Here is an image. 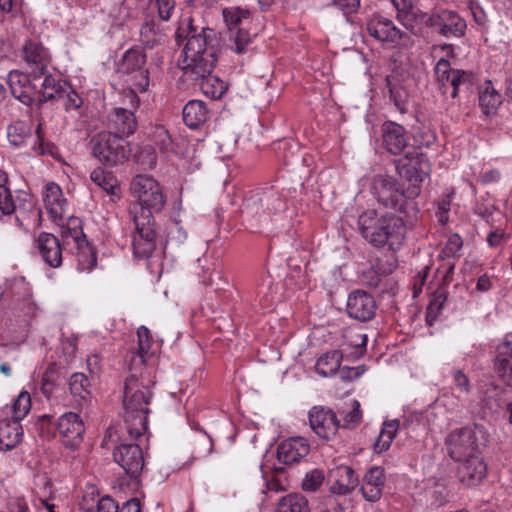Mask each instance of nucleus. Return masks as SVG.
<instances>
[{
    "label": "nucleus",
    "instance_id": "f257e3e1",
    "mask_svg": "<svg viewBox=\"0 0 512 512\" xmlns=\"http://www.w3.org/2000/svg\"><path fill=\"white\" fill-rule=\"evenodd\" d=\"M186 38L182 60L184 76L187 80L197 83L206 96L220 99L228 86L217 76L211 75L217 61L214 31L203 28L201 33H189Z\"/></svg>",
    "mask_w": 512,
    "mask_h": 512
},
{
    "label": "nucleus",
    "instance_id": "f03ea898",
    "mask_svg": "<svg viewBox=\"0 0 512 512\" xmlns=\"http://www.w3.org/2000/svg\"><path fill=\"white\" fill-rule=\"evenodd\" d=\"M154 384L153 369L143 367L141 356H135L129 364V375L123 389L124 422L132 439H138L147 432Z\"/></svg>",
    "mask_w": 512,
    "mask_h": 512
},
{
    "label": "nucleus",
    "instance_id": "7ed1b4c3",
    "mask_svg": "<svg viewBox=\"0 0 512 512\" xmlns=\"http://www.w3.org/2000/svg\"><path fill=\"white\" fill-rule=\"evenodd\" d=\"M358 226L362 237L374 247L388 246L395 251L405 240V222L392 213L378 216L375 210H368L359 216Z\"/></svg>",
    "mask_w": 512,
    "mask_h": 512
},
{
    "label": "nucleus",
    "instance_id": "20e7f679",
    "mask_svg": "<svg viewBox=\"0 0 512 512\" xmlns=\"http://www.w3.org/2000/svg\"><path fill=\"white\" fill-rule=\"evenodd\" d=\"M130 190L137 200L130 208L133 217L144 216L145 212L153 215V212L161 211L166 203L162 186L152 176L137 175L131 182Z\"/></svg>",
    "mask_w": 512,
    "mask_h": 512
},
{
    "label": "nucleus",
    "instance_id": "39448f33",
    "mask_svg": "<svg viewBox=\"0 0 512 512\" xmlns=\"http://www.w3.org/2000/svg\"><path fill=\"white\" fill-rule=\"evenodd\" d=\"M133 130H123L122 134L102 130L93 140V155L106 166H115L128 159L131 148L127 138Z\"/></svg>",
    "mask_w": 512,
    "mask_h": 512
},
{
    "label": "nucleus",
    "instance_id": "423d86ee",
    "mask_svg": "<svg viewBox=\"0 0 512 512\" xmlns=\"http://www.w3.org/2000/svg\"><path fill=\"white\" fill-rule=\"evenodd\" d=\"M147 55L140 46L128 49L119 66L124 81L135 90L144 92L149 86V70L146 66Z\"/></svg>",
    "mask_w": 512,
    "mask_h": 512
},
{
    "label": "nucleus",
    "instance_id": "0eeeda50",
    "mask_svg": "<svg viewBox=\"0 0 512 512\" xmlns=\"http://www.w3.org/2000/svg\"><path fill=\"white\" fill-rule=\"evenodd\" d=\"M480 436L483 431L477 426L453 430L445 441L449 456L460 462L479 453Z\"/></svg>",
    "mask_w": 512,
    "mask_h": 512
},
{
    "label": "nucleus",
    "instance_id": "6e6552de",
    "mask_svg": "<svg viewBox=\"0 0 512 512\" xmlns=\"http://www.w3.org/2000/svg\"><path fill=\"white\" fill-rule=\"evenodd\" d=\"M371 189L381 205L406 213L408 202L405 193L394 178L378 175L374 177Z\"/></svg>",
    "mask_w": 512,
    "mask_h": 512
},
{
    "label": "nucleus",
    "instance_id": "1a4fd4ad",
    "mask_svg": "<svg viewBox=\"0 0 512 512\" xmlns=\"http://www.w3.org/2000/svg\"><path fill=\"white\" fill-rule=\"evenodd\" d=\"M136 233L133 237V253L137 258H148L156 247L154 217L149 212L144 216H134Z\"/></svg>",
    "mask_w": 512,
    "mask_h": 512
},
{
    "label": "nucleus",
    "instance_id": "9d476101",
    "mask_svg": "<svg viewBox=\"0 0 512 512\" xmlns=\"http://www.w3.org/2000/svg\"><path fill=\"white\" fill-rule=\"evenodd\" d=\"M308 419L313 432L325 440L332 439L341 426L335 412L323 406L312 407Z\"/></svg>",
    "mask_w": 512,
    "mask_h": 512
},
{
    "label": "nucleus",
    "instance_id": "9b49d317",
    "mask_svg": "<svg viewBox=\"0 0 512 512\" xmlns=\"http://www.w3.org/2000/svg\"><path fill=\"white\" fill-rule=\"evenodd\" d=\"M399 175L410 182H422L430 172V166L422 154L417 151H408L406 155L399 159L396 165Z\"/></svg>",
    "mask_w": 512,
    "mask_h": 512
},
{
    "label": "nucleus",
    "instance_id": "f8f14e48",
    "mask_svg": "<svg viewBox=\"0 0 512 512\" xmlns=\"http://www.w3.org/2000/svg\"><path fill=\"white\" fill-rule=\"evenodd\" d=\"M113 458L131 478H136L143 470L144 457L138 444H120L114 449Z\"/></svg>",
    "mask_w": 512,
    "mask_h": 512
},
{
    "label": "nucleus",
    "instance_id": "ddd939ff",
    "mask_svg": "<svg viewBox=\"0 0 512 512\" xmlns=\"http://www.w3.org/2000/svg\"><path fill=\"white\" fill-rule=\"evenodd\" d=\"M370 36L380 42L397 46L405 35L394 22L381 15H373L366 25Z\"/></svg>",
    "mask_w": 512,
    "mask_h": 512
},
{
    "label": "nucleus",
    "instance_id": "4468645a",
    "mask_svg": "<svg viewBox=\"0 0 512 512\" xmlns=\"http://www.w3.org/2000/svg\"><path fill=\"white\" fill-rule=\"evenodd\" d=\"M23 56L31 69L34 80H38L47 72L51 56L47 48L36 40H28L23 47Z\"/></svg>",
    "mask_w": 512,
    "mask_h": 512
},
{
    "label": "nucleus",
    "instance_id": "2eb2a0df",
    "mask_svg": "<svg viewBox=\"0 0 512 512\" xmlns=\"http://www.w3.org/2000/svg\"><path fill=\"white\" fill-rule=\"evenodd\" d=\"M23 72L14 70L7 76L11 94L25 105L34 103L38 96L37 84Z\"/></svg>",
    "mask_w": 512,
    "mask_h": 512
},
{
    "label": "nucleus",
    "instance_id": "dca6fc26",
    "mask_svg": "<svg viewBox=\"0 0 512 512\" xmlns=\"http://www.w3.org/2000/svg\"><path fill=\"white\" fill-rule=\"evenodd\" d=\"M57 430L63 444L74 448L82 441L85 427L82 419L76 413L67 412L58 419Z\"/></svg>",
    "mask_w": 512,
    "mask_h": 512
},
{
    "label": "nucleus",
    "instance_id": "f3484780",
    "mask_svg": "<svg viewBox=\"0 0 512 512\" xmlns=\"http://www.w3.org/2000/svg\"><path fill=\"white\" fill-rule=\"evenodd\" d=\"M376 302L367 292L356 290L352 292L347 300V313L351 318L361 322L371 320L376 312Z\"/></svg>",
    "mask_w": 512,
    "mask_h": 512
},
{
    "label": "nucleus",
    "instance_id": "a211bd4d",
    "mask_svg": "<svg viewBox=\"0 0 512 512\" xmlns=\"http://www.w3.org/2000/svg\"><path fill=\"white\" fill-rule=\"evenodd\" d=\"M458 478L467 486H476L482 482L487 473V466L479 453L465 459L458 466Z\"/></svg>",
    "mask_w": 512,
    "mask_h": 512
},
{
    "label": "nucleus",
    "instance_id": "6ab92c4d",
    "mask_svg": "<svg viewBox=\"0 0 512 512\" xmlns=\"http://www.w3.org/2000/svg\"><path fill=\"white\" fill-rule=\"evenodd\" d=\"M43 201L54 222L64 221L68 205L58 184L50 182L45 186Z\"/></svg>",
    "mask_w": 512,
    "mask_h": 512
},
{
    "label": "nucleus",
    "instance_id": "aec40b11",
    "mask_svg": "<svg viewBox=\"0 0 512 512\" xmlns=\"http://www.w3.org/2000/svg\"><path fill=\"white\" fill-rule=\"evenodd\" d=\"M36 247L43 261L52 268L62 264V248L59 239L51 233L42 232L36 240Z\"/></svg>",
    "mask_w": 512,
    "mask_h": 512
},
{
    "label": "nucleus",
    "instance_id": "412c9836",
    "mask_svg": "<svg viewBox=\"0 0 512 512\" xmlns=\"http://www.w3.org/2000/svg\"><path fill=\"white\" fill-rule=\"evenodd\" d=\"M330 492L338 495L350 493L358 485V477L349 466H338L328 475Z\"/></svg>",
    "mask_w": 512,
    "mask_h": 512
},
{
    "label": "nucleus",
    "instance_id": "4be33fe9",
    "mask_svg": "<svg viewBox=\"0 0 512 512\" xmlns=\"http://www.w3.org/2000/svg\"><path fill=\"white\" fill-rule=\"evenodd\" d=\"M310 447L306 439L294 437L283 441L277 449L279 461L293 464L300 461L309 453Z\"/></svg>",
    "mask_w": 512,
    "mask_h": 512
},
{
    "label": "nucleus",
    "instance_id": "5701e85b",
    "mask_svg": "<svg viewBox=\"0 0 512 512\" xmlns=\"http://www.w3.org/2000/svg\"><path fill=\"white\" fill-rule=\"evenodd\" d=\"M435 25L445 37H462L467 27L466 21L452 10H442L436 16Z\"/></svg>",
    "mask_w": 512,
    "mask_h": 512
},
{
    "label": "nucleus",
    "instance_id": "b1692460",
    "mask_svg": "<svg viewBox=\"0 0 512 512\" xmlns=\"http://www.w3.org/2000/svg\"><path fill=\"white\" fill-rule=\"evenodd\" d=\"M384 485V471L380 467L371 468L363 477L361 491L367 501L380 499Z\"/></svg>",
    "mask_w": 512,
    "mask_h": 512
},
{
    "label": "nucleus",
    "instance_id": "393cba45",
    "mask_svg": "<svg viewBox=\"0 0 512 512\" xmlns=\"http://www.w3.org/2000/svg\"><path fill=\"white\" fill-rule=\"evenodd\" d=\"M23 428L14 419L0 420V450L8 451L15 448L22 440Z\"/></svg>",
    "mask_w": 512,
    "mask_h": 512
},
{
    "label": "nucleus",
    "instance_id": "a878e982",
    "mask_svg": "<svg viewBox=\"0 0 512 512\" xmlns=\"http://www.w3.org/2000/svg\"><path fill=\"white\" fill-rule=\"evenodd\" d=\"M476 84V77L471 72L455 70L453 79L447 87V93L454 99L461 95L468 96Z\"/></svg>",
    "mask_w": 512,
    "mask_h": 512
},
{
    "label": "nucleus",
    "instance_id": "bb28decb",
    "mask_svg": "<svg viewBox=\"0 0 512 512\" xmlns=\"http://www.w3.org/2000/svg\"><path fill=\"white\" fill-rule=\"evenodd\" d=\"M56 224L61 226V236L64 243H69L72 240L76 247H83L87 240L82 229V222L78 217L69 216L67 222L57 221Z\"/></svg>",
    "mask_w": 512,
    "mask_h": 512
},
{
    "label": "nucleus",
    "instance_id": "cd10ccee",
    "mask_svg": "<svg viewBox=\"0 0 512 512\" xmlns=\"http://www.w3.org/2000/svg\"><path fill=\"white\" fill-rule=\"evenodd\" d=\"M207 118L208 111L202 101L191 100L183 108V120L188 128H199Z\"/></svg>",
    "mask_w": 512,
    "mask_h": 512
},
{
    "label": "nucleus",
    "instance_id": "c85d7f7f",
    "mask_svg": "<svg viewBox=\"0 0 512 512\" xmlns=\"http://www.w3.org/2000/svg\"><path fill=\"white\" fill-rule=\"evenodd\" d=\"M69 390L79 405L87 403L91 397L89 378L81 372L73 373L69 379Z\"/></svg>",
    "mask_w": 512,
    "mask_h": 512
},
{
    "label": "nucleus",
    "instance_id": "c756f323",
    "mask_svg": "<svg viewBox=\"0 0 512 512\" xmlns=\"http://www.w3.org/2000/svg\"><path fill=\"white\" fill-rule=\"evenodd\" d=\"M91 181L105 191L112 201H116L120 198V188L117 179L110 172L98 168L91 172Z\"/></svg>",
    "mask_w": 512,
    "mask_h": 512
},
{
    "label": "nucleus",
    "instance_id": "7c9ffc66",
    "mask_svg": "<svg viewBox=\"0 0 512 512\" xmlns=\"http://www.w3.org/2000/svg\"><path fill=\"white\" fill-rule=\"evenodd\" d=\"M275 512H310V505L302 494L290 493L278 500Z\"/></svg>",
    "mask_w": 512,
    "mask_h": 512
},
{
    "label": "nucleus",
    "instance_id": "2f4dec72",
    "mask_svg": "<svg viewBox=\"0 0 512 512\" xmlns=\"http://www.w3.org/2000/svg\"><path fill=\"white\" fill-rule=\"evenodd\" d=\"M382 138L386 149L394 155H398L405 148L411 147L405 130H385Z\"/></svg>",
    "mask_w": 512,
    "mask_h": 512
},
{
    "label": "nucleus",
    "instance_id": "473e14b6",
    "mask_svg": "<svg viewBox=\"0 0 512 512\" xmlns=\"http://www.w3.org/2000/svg\"><path fill=\"white\" fill-rule=\"evenodd\" d=\"M342 353L338 350L328 351L316 362V371L323 377L334 375L340 368Z\"/></svg>",
    "mask_w": 512,
    "mask_h": 512
},
{
    "label": "nucleus",
    "instance_id": "72a5a7b5",
    "mask_svg": "<svg viewBox=\"0 0 512 512\" xmlns=\"http://www.w3.org/2000/svg\"><path fill=\"white\" fill-rule=\"evenodd\" d=\"M502 102L501 95L493 88L491 82H486L479 92V104L488 116L494 114Z\"/></svg>",
    "mask_w": 512,
    "mask_h": 512
},
{
    "label": "nucleus",
    "instance_id": "f704fd0d",
    "mask_svg": "<svg viewBox=\"0 0 512 512\" xmlns=\"http://www.w3.org/2000/svg\"><path fill=\"white\" fill-rule=\"evenodd\" d=\"M387 86L390 93V98L393 100L395 106L400 112H405L406 103L409 97L408 90L395 76H388L386 78Z\"/></svg>",
    "mask_w": 512,
    "mask_h": 512
},
{
    "label": "nucleus",
    "instance_id": "c9c22d12",
    "mask_svg": "<svg viewBox=\"0 0 512 512\" xmlns=\"http://www.w3.org/2000/svg\"><path fill=\"white\" fill-rule=\"evenodd\" d=\"M58 372L55 364H49L42 374L39 391L48 400H50L58 386Z\"/></svg>",
    "mask_w": 512,
    "mask_h": 512
},
{
    "label": "nucleus",
    "instance_id": "e433bc0d",
    "mask_svg": "<svg viewBox=\"0 0 512 512\" xmlns=\"http://www.w3.org/2000/svg\"><path fill=\"white\" fill-rule=\"evenodd\" d=\"M397 430V421L394 420L384 423L383 428L374 443V450L377 453L386 451L390 447L393 439L395 438Z\"/></svg>",
    "mask_w": 512,
    "mask_h": 512
},
{
    "label": "nucleus",
    "instance_id": "4c0bfd02",
    "mask_svg": "<svg viewBox=\"0 0 512 512\" xmlns=\"http://www.w3.org/2000/svg\"><path fill=\"white\" fill-rule=\"evenodd\" d=\"M162 31L153 23L146 22L140 29V41L148 48L160 44L164 39Z\"/></svg>",
    "mask_w": 512,
    "mask_h": 512
},
{
    "label": "nucleus",
    "instance_id": "58836bf2",
    "mask_svg": "<svg viewBox=\"0 0 512 512\" xmlns=\"http://www.w3.org/2000/svg\"><path fill=\"white\" fill-rule=\"evenodd\" d=\"M447 300V292L444 289H438L432 296L426 312V323L431 326L437 319L444 303Z\"/></svg>",
    "mask_w": 512,
    "mask_h": 512
},
{
    "label": "nucleus",
    "instance_id": "ea45409f",
    "mask_svg": "<svg viewBox=\"0 0 512 512\" xmlns=\"http://www.w3.org/2000/svg\"><path fill=\"white\" fill-rule=\"evenodd\" d=\"M454 71L451 69L450 62L444 58H441L435 66V76L443 94H447V87L453 79Z\"/></svg>",
    "mask_w": 512,
    "mask_h": 512
},
{
    "label": "nucleus",
    "instance_id": "a19ab883",
    "mask_svg": "<svg viewBox=\"0 0 512 512\" xmlns=\"http://www.w3.org/2000/svg\"><path fill=\"white\" fill-rule=\"evenodd\" d=\"M138 337V351L131 354L129 364L135 356H141L143 360V367H149L147 365V355L150 349V331L145 326H140L137 330Z\"/></svg>",
    "mask_w": 512,
    "mask_h": 512
},
{
    "label": "nucleus",
    "instance_id": "79ce46f5",
    "mask_svg": "<svg viewBox=\"0 0 512 512\" xmlns=\"http://www.w3.org/2000/svg\"><path fill=\"white\" fill-rule=\"evenodd\" d=\"M41 90H38L36 101L45 102L55 97L62 90V85L51 75H46L41 83Z\"/></svg>",
    "mask_w": 512,
    "mask_h": 512
},
{
    "label": "nucleus",
    "instance_id": "37998d69",
    "mask_svg": "<svg viewBox=\"0 0 512 512\" xmlns=\"http://www.w3.org/2000/svg\"><path fill=\"white\" fill-rule=\"evenodd\" d=\"M23 202H26L28 195H23ZM20 197H17V199H14L12 196V193L10 189H1L0 191V211L4 215H11L16 211L17 208L21 207L20 204Z\"/></svg>",
    "mask_w": 512,
    "mask_h": 512
},
{
    "label": "nucleus",
    "instance_id": "c03bdc74",
    "mask_svg": "<svg viewBox=\"0 0 512 512\" xmlns=\"http://www.w3.org/2000/svg\"><path fill=\"white\" fill-rule=\"evenodd\" d=\"M77 249L78 270L87 272L92 271L96 266L97 259L93 250L88 246V242H86L83 247H77Z\"/></svg>",
    "mask_w": 512,
    "mask_h": 512
},
{
    "label": "nucleus",
    "instance_id": "a18cd8bd",
    "mask_svg": "<svg viewBox=\"0 0 512 512\" xmlns=\"http://www.w3.org/2000/svg\"><path fill=\"white\" fill-rule=\"evenodd\" d=\"M30 408H31L30 394L27 391L20 392L12 404V412H13L12 419L20 422L30 411Z\"/></svg>",
    "mask_w": 512,
    "mask_h": 512
},
{
    "label": "nucleus",
    "instance_id": "49530a36",
    "mask_svg": "<svg viewBox=\"0 0 512 512\" xmlns=\"http://www.w3.org/2000/svg\"><path fill=\"white\" fill-rule=\"evenodd\" d=\"M223 18L230 30L236 28L243 20L248 19L249 11L240 7H228L223 9Z\"/></svg>",
    "mask_w": 512,
    "mask_h": 512
},
{
    "label": "nucleus",
    "instance_id": "de8ad7c7",
    "mask_svg": "<svg viewBox=\"0 0 512 512\" xmlns=\"http://www.w3.org/2000/svg\"><path fill=\"white\" fill-rule=\"evenodd\" d=\"M135 159L143 170H151L156 166L157 154L154 147L146 145L135 154Z\"/></svg>",
    "mask_w": 512,
    "mask_h": 512
},
{
    "label": "nucleus",
    "instance_id": "09e8293b",
    "mask_svg": "<svg viewBox=\"0 0 512 512\" xmlns=\"http://www.w3.org/2000/svg\"><path fill=\"white\" fill-rule=\"evenodd\" d=\"M325 479L324 472L320 469H314L305 474L301 488L305 492H316Z\"/></svg>",
    "mask_w": 512,
    "mask_h": 512
},
{
    "label": "nucleus",
    "instance_id": "8fccbe9b",
    "mask_svg": "<svg viewBox=\"0 0 512 512\" xmlns=\"http://www.w3.org/2000/svg\"><path fill=\"white\" fill-rule=\"evenodd\" d=\"M495 368L504 384L512 389V358L497 356Z\"/></svg>",
    "mask_w": 512,
    "mask_h": 512
},
{
    "label": "nucleus",
    "instance_id": "3c124183",
    "mask_svg": "<svg viewBox=\"0 0 512 512\" xmlns=\"http://www.w3.org/2000/svg\"><path fill=\"white\" fill-rule=\"evenodd\" d=\"M231 40L233 42L231 49L237 54H242L247 52V47L251 43V36L246 30L239 29L231 36Z\"/></svg>",
    "mask_w": 512,
    "mask_h": 512
},
{
    "label": "nucleus",
    "instance_id": "603ef678",
    "mask_svg": "<svg viewBox=\"0 0 512 512\" xmlns=\"http://www.w3.org/2000/svg\"><path fill=\"white\" fill-rule=\"evenodd\" d=\"M35 136L36 140L35 145L33 146V150L35 152H37L40 155L47 154L53 157H55L58 154L57 147L52 142L46 141L44 139L42 130H36Z\"/></svg>",
    "mask_w": 512,
    "mask_h": 512
},
{
    "label": "nucleus",
    "instance_id": "864d4df0",
    "mask_svg": "<svg viewBox=\"0 0 512 512\" xmlns=\"http://www.w3.org/2000/svg\"><path fill=\"white\" fill-rule=\"evenodd\" d=\"M361 420L362 411L360 410V403L357 400H353L351 410L345 413L342 427L355 428Z\"/></svg>",
    "mask_w": 512,
    "mask_h": 512
},
{
    "label": "nucleus",
    "instance_id": "5fc2aeb1",
    "mask_svg": "<svg viewBox=\"0 0 512 512\" xmlns=\"http://www.w3.org/2000/svg\"><path fill=\"white\" fill-rule=\"evenodd\" d=\"M115 123L126 128H134L137 125L134 113L125 108H115Z\"/></svg>",
    "mask_w": 512,
    "mask_h": 512
},
{
    "label": "nucleus",
    "instance_id": "6e6d98bb",
    "mask_svg": "<svg viewBox=\"0 0 512 512\" xmlns=\"http://www.w3.org/2000/svg\"><path fill=\"white\" fill-rule=\"evenodd\" d=\"M435 138L433 130H416V133L413 135V143H411V147L413 149L423 146L428 147L433 144Z\"/></svg>",
    "mask_w": 512,
    "mask_h": 512
},
{
    "label": "nucleus",
    "instance_id": "4d7b16f0",
    "mask_svg": "<svg viewBox=\"0 0 512 512\" xmlns=\"http://www.w3.org/2000/svg\"><path fill=\"white\" fill-rule=\"evenodd\" d=\"M30 130H6V138L14 147H21L31 137Z\"/></svg>",
    "mask_w": 512,
    "mask_h": 512
},
{
    "label": "nucleus",
    "instance_id": "13d9d810",
    "mask_svg": "<svg viewBox=\"0 0 512 512\" xmlns=\"http://www.w3.org/2000/svg\"><path fill=\"white\" fill-rule=\"evenodd\" d=\"M452 196L453 193H448L437 202L438 211L436 212V216L441 224H445L448 221V212L450 211Z\"/></svg>",
    "mask_w": 512,
    "mask_h": 512
},
{
    "label": "nucleus",
    "instance_id": "bf43d9fd",
    "mask_svg": "<svg viewBox=\"0 0 512 512\" xmlns=\"http://www.w3.org/2000/svg\"><path fill=\"white\" fill-rule=\"evenodd\" d=\"M331 3L345 15L356 13L360 7V0H331Z\"/></svg>",
    "mask_w": 512,
    "mask_h": 512
},
{
    "label": "nucleus",
    "instance_id": "052dcab7",
    "mask_svg": "<svg viewBox=\"0 0 512 512\" xmlns=\"http://www.w3.org/2000/svg\"><path fill=\"white\" fill-rule=\"evenodd\" d=\"M463 242L459 235L454 234L450 236L445 244L443 253L447 257L455 256L462 248Z\"/></svg>",
    "mask_w": 512,
    "mask_h": 512
},
{
    "label": "nucleus",
    "instance_id": "680f3d73",
    "mask_svg": "<svg viewBox=\"0 0 512 512\" xmlns=\"http://www.w3.org/2000/svg\"><path fill=\"white\" fill-rule=\"evenodd\" d=\"M159 17L167 21L171 18V15L175 8V0H156Z\"/></svg>",
    "mask_w": 512,
    "mask_h": 512
},
{
    "label": "nucleus",
    "instance_id": "e2e57ef3",
    "mask_svg": "<svg viewBox=\"0 0 512 512\" xmlns=\"http://www.w3.org/2000/svg\"><path fill=\"white\" fill-rule=\"evenodd\" d=\"M453 379L455 387L461 392L468 394L471 390V385L468 377L461 371L455 370L453 372Z\"/></svg>",
    "mask_w": 512,
    "mask_h": 512
},
{
    "label": "nucleus",
    "instance_id": "0e129e2a",
    "mask_svg": "<svg viewBox=\"0 0 512 512\" xmlns=\"http://www.w3.org/2000/svg\"><path fill=\"white\" fill-rule=\"evenodd\" d=\"M283 472H284L283 468L275 469L271 478L267 479L266 487L268 490L275 491V492L284 490V485H283L281 479L279 478V475L282 474Z\"/></svg>",
    "mask_w": 512,
    "mask_h": 512
},
{
    "label": "nucleus",
    "instance_id": "69168bd1",
    "mask_svg": "<svg viewBox=\"0 0 512 512\" xmlns=\"http://www.w3.org/2000/svg\"><path fill=\"white\" fill-rule=\"evenodd\" d=\"M118 505L109 496L102 497L97 503V512H118Z\"/></svg>",
    "mask_w": 512,
    "mask_h": 512
},
{
    "label": "nucleus",
    "instance_id": "338daca9",
    "mask_svg": "<svg viewBox=\"0 0 512 512\" xmlns=\"http://www.w3.org/2000/svg\"><path fill=\"white\" fill-rule=\"evenodd\" d=\"M469 8L477 24L483 26L487 23V15L477 3L470 2Z\"/></svg>",
    "mask_w": 512,
    "mask_h": 512
},
{
    "label": "nucleus",
    "instance_id": "774afa93",
    "mask_svg": "<svg viewBox=\"0 0 512 512\" xmlns=\"http://www.w3.org/2000/svg\"><path fill=\"white\" fill-rule=\"evenodd\" d=\"M507 239L508 235L505 233L504 230L501 229L492 231L487 236V241L489 245L492 247L499 246L502 242L506 241Z\"/></svg>",
    "mask_w": 512,
    "mask_h": 512
}]
</instances>
